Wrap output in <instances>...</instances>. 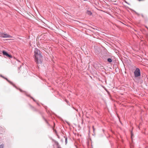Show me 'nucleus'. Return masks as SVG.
<instances>
[{
    "label": "nucleus",
    "instance_id": "1",
    "mask_svg": "<svg viewBox=\"0 0 148 148\" xmlns=\"http://www.w3.org/2000/svg\"><path fill=\"white\" fill-rule=\"evenodd\" d=\"M34 57L35 62L38 64H41L42 62V56L40 51L37 48H35L34 50Z\"/></svg>",
    "mask_w": 148,
    "mask_h": 148
},
{
    "label": "nucleus",
    "instance_id": "2",
    "mask_svg": "<svg viewBox=\"0 0 148 148\" xmlns=\"http://www.w3.org/2000/svg\"><path fill=\"white\" fill-rule=\"evenodd\" d=\"M134 77L135 78L138 77L140 76V69L136 68L134 72Z\"/></svg>",
    "mask_w": 148,
    "mask_h": 148
},
{
    "label": "nucleus",
    "instance_id": "3",
    "mask_svg": "<svg viewBox=\"0 0 148 148\" xmlns=\"http://www.w3.org/2000/svg\"><path fill=\"white\" fill-rule=\"evenodd\" d=\"M10 60L12 63H13V64H14L15 63L16 61L17 60L14 57L13 58V56L10 54Z\"/></svg>",
    "mask_w": 148,
    "mask_h": 148
},
{
    "label": "nucleus",
    "instance_id": "4",
    "mask_svg": "<svg viewBox=\"0 0 148 148\" xmlns=\"http://www.w3.org/2000/svg\"><path fill=\"white\" fill-rule=\"evenodd\" d=\"M19 90H20V92H25V94L26 95L28 96V97H31V98L32 99L33 101H36V100H35V99L32 97H31L30 95H28L27 93V92L25 91H23L21 89H19Z\"/></svg>",
    "mask_w": 148,
    "mask_h": 148
},
{
    "label": "nucleus",
    "instance_id": "5",
    "mask_svg": "<svg viewBox=\"0 0 148 148\" xmlns=\"http://www.w3.org/2000/svg\"><path fill=\"white\" fill-rule=\"evenodd\" d=\"M30 108L33 111H36V112H38V110L36 108H35L34 107L32 106V105H29Z\"/></svg>",
    "mask_w": 148,
    "mask_h": 148
},
{
    "label": "nucleus",
    "instance_id": "6",
    "mask_svg": "<svg viewBox=\"0 0 148 148\" xmlns=\"http://www.w3.org/2000/svg\"><path fill=\"white\" fill-rule=\"evenodd\" d=\"M3 53L4 56H5L8 57H9V54L8 53L4 51H3Z\"/></svg>",
    "mask_w": 148,
    "mask_h": 148
},
{
    "label": "nucleus",
    "instance_id": "7",
    "mask_svg": "<svg viewBox=\"0 0 148 148\" xmlns=\"http://www.w3.org/2000/svg\"><path fill=\"white\" fill-rule=\"evenodd\" d=\"M86 13L87 14L89 15H91L92 14V13L91 11L89 10H87Z\"/></svg>",
    "mask_w": 148,
    "mask_h": 148
},
{
    "label": "nucleus",
    "instance_id": "8",
    "mask_svg": "<svg viewBox=\"0 0 148 148\" xmlns=\"http://www.w3.org/2000/svg\"><path fill=\"white\" fill-rule=\"evenodd\" d=\"M56 144L57 145L58 148H61L60 147V145L59 144V143L58 142H56Z\"/></svg>",
    "mask_w": 148,
    "mask_h": 148
},
{
    "label": "nucleus",
    "instance_id": "9",
    "mask_svg": "<svg viewBox=\"0 0 148 148\" xmlns=\"http://www.w3.org/2000/svg\"><path fill=\"white\" fill-rule=\"evenodd\" d=\"M56 144L57 145L58 148H61L60 147V145L59 144V143L58 142H56Z\"/></svg>",
    "mask_w": 148,
    "mask_h": 148
},
{
    "label": "nucleus",
    "instance_id": "10",
    "mask_svg": "<svg viewBox=\"0 0 148 148\" xmlns=\"http://www.w3.org/2000/svg\"><path fill=\"white\" fill-rule=\"evenodd\" d=\"M56 144L57 145L58 148H61L60 147V145L59 144V143L58 142H56Z\"/></svg>",
    "mask_w": 148,
    "mask_h": 148
},
{
    "label": "nucleus",
    "instance_id": "11",
    "mask_svg": "<svg viewBox=\"0 0 148 148\" xmlns=\"http://www.w3.org/2000/svg\"><path fill=\"white\" fill-rule=\"evenodd\" d=\"M107 61L110 62H111L112 61V60L111 58H108L107 59Z\"/></svg>",
    "mask_w": 148,
    "mask_h": 148
},
{
    "label": "nucleus",
    "instance_id": "12",
    "mask_svg": "<svg viewBox=\"0 0 148 148\" xmlns=\"http://www.w3.org/2000/svg\"><path fill=\"white\" fill-rule=\"evenodd\" d=\"M64 137L65 138V143L66 144L67 142V138L66 136H64Z\"/></svg>",
    "mask_w": 148,
    "mask_h": 148
},
{
    "label": "nucleus",
    "instance_id": "13",
    "mask_svg": "<svg viewBox=\"0 0 148 148\" xmlns=\"http://www.w3.org/2000/svg\"><path fill=\"white\" fill-rule=\"evenodd\" d=\"M4 147V145L3 144H2L0 145V148H3Z\"/></svg>",
    "mask_w": 148,
    "mask_h": 148
},
{
    "label": "nucleus",
    "instance_id": "14",
    "mask_svg": "<svg viewBox=\"0 0 148 148\" xmlns=\"http://www.w3.org/2000/svg\"><path fill=\"white\" fill-rule=\"evenodd\" d=\"M10 84H12V85L13 86H14V87H15L17 89H18V88H17V87H16L15 86V85H14V84H13L12 83V82H10Z\"/></svg>",
    "mask_w": 148,
    "mask_h": 148
},
{
    "label": "nucleus",
    "instance_id": "15",
    "mask_svg": "<svg viewBox=\"0 0 148 148\" xmlns=\"http://www.w3.org/2000/svg\"><path fill=\"white\" fill-rule=\"evenodd\" d=\"M8 35H6V34H4L2 36L3 37H8Z\"/></svg>",
    "mask_w": 148,
    "mask_h": 148
},
{
    "label": "nucleus",
    "instance_id": "16",
    "mask_svg": "<svg viewBox=\"0 0 148 148\" xmlns=\"http://www.w3.org/2000/svg\"><path fill=\"white\" fill-rule=\"evenodd\" d=\"M45 122L49 126H50V124L47 121V120L45 121Z\"/></svg>",
    "mask_w": 148,
    "mask_h": 148
},
{
    "label": "nucleus",
    "instance_id": "17",
    "mask_svg": "<svg viewBox=\"0 0 148 148\" xmlns=\"http://www.w3.org/2000/svg\"><path fill=\"white\" fill-rule=\"evenodd\" d=\"M42 119H43V120L45 121H47V120L43 116H42Z\"/></svg>",
    "mask_w": 148,
    "mask_h": 148
},
{
    "label": "nucleus",
    "instance_id": "18",
    "mask_svg": "<svg viewBox=\"0 0 148 148\" xmlns=\"http://www.w3.org/2000/svg\"><path fill=\"white\" fill-rule=\"evenodd\" d=\"M136 14H137L138 15V16H139V14H138V13L136 12Z\"/></svg>",
    "mask_w": 148,
    "mask_h": 148
},
{
    "label": "nucleus",
    "instance_id": "19",
    "mask_svg": "<svg viewBox=\"0 0 148 148\" xmlns=\"http://www.w3.org/2000/svg\"><path fill=\"white\" fill-rule=\"evenodd\" d=\"M54 130V131H55V132L56 133H57V131H56V130Z\"/></svg>",
    "mask_w": 148,
    "mask_h": 148
},
{
    "label": "nucleus",
    "instance_id": "20",
    "mask_svg": "<svg viewBox=\"0 0 148 148\" xmlns=\"http://www.w3.org/2000/svg\"><path fill=\"white\" fill-rule=\"evenodd\" d=\"M10 38H12V37L10 36ZM12 40V39L10 38V40Z\"/></svg>",
    "mask_w": 148,
    "mask_h": 148
},
{
    "label": "nucleus",
    "instance_id": "21",
    "mask_svg": "<svg viewBox=\"0 0 148 148\" xmlns=\"http://www.w3.org/2000/svg\"><path fill=\"white\" fill-rule=\"evenodd\" d=\"M141 16H142L143 17H143H144V16L143 15V14H141Z\"/></svg>",
    "mask_w": 148,
    "mask_h": 148
},
{
    "label": "nucleus",
    "instance_id": "22",
    "mask_svg": "<svg viewBox=\"0 0 148 148\" xmlns=\"http://www.w3.org/2000/svg\"><path fill=\"white\" fill-rule=\"evenodd\" d=\"M93 131H94L95 129H94V127H93Z\"/></svg>",
    "mask_w": 148,
    "mask_h": 148
},
{
    "label": "nucleus",
    "instance_id": "23",
    "mask_svg": "<svg viewBox=\"0 0 148 148\" xmlns=\"http://www.w3.org/2000/svg\"><path fill=\"white\" fill-rule=\"evenodd\" d=\"M124 2H125V3H127V2L126 1H124Z\"/></svg>",
    "mask_w": 148,
    "mask_h": 148
},
{
    "label": "nucleus",
    "instance_id": "24",
    "mask_svg": "<svg viewBox=\"0 0 148 148\" xmlns=\"http://www.w3.org/2000/svg\"><path fill=\"white\" fill-rule=\"evenodd\" d=\"M127 4H128L129 5H130V4L128 3V2H127Z\"/></svg>",
    "mask_w": 148,
    "mask_h": 148
},
{
    "label": "nucleus",
    "instance_id": "25",
    "mask_svg": "<svg viewBox=\"0 0 148 148\" xmlns=\"http://www.w3.org/2000/svg\"><path fill=\"white\" fill-rule=\"evenodd\" d=\"M14 61V60H12V62H13Z\"/></svg>",
    "mask_w": 148,
    "mask_h": 148
},
{
    "label": "nucleus",
    "instance_id": "26",
    "mask_svg": "<svg viewBox=\"0 0 148 148\" xmlns=\"http://www.w3.org/2000/svg\"><path fill=\"white\" fill-rule=\"evenodd\" d=\"M6 79L7 80V81H8V82H9L8 80L6 78Z\"/></svg>",
    "mask_w": 148,
    "mask_h": 148
},
{
    "label": "nucleus",
    "instance_id": "27",
    "mask_svg": "<svg viewBox=\"0 0 148 148\" xmlns=\"http://www.w3.org/2000/svg\"><path fill=\"white\" fill-rule=\"evenodd\" d=\"M146 27V28L148 29V28H147V27Z\"/></svg>",
    "mask_w": 148,
    "mask_h": 148
},
{
    "label": "nucleus",
    "instance_id": "28",
    "mask_svg": "<svg viewBox=\"0 0 148 148\" xmlns=\"http://www.w3.org/2000/svg\"><path fill=\"white\" fill-rule=\"evenodd\" d=\"M21 66H20V68H18V69H20V68H21Z\"/></svg>",
    "mask_w": 148,
    "mask_h": 148
},
{
    "label": "nucleus",
    "instance_id": "29",
    "mask_svg": "<svg viewBox=\"0 0 148 148\" xmlns=\"http://www.w3.org/2000/svg\"><path fill=\"white\" fill-rule=\"evenodd\" d=\"M21 66H20V68H18V69H20V68H21Z\"/></svg>",
    "mask_w": 148,
    "mask_h": 148
},
{
    "label": "nucleus",
    "instance_id": "30",
    "mask_svg": "<svg viewBox=\"0 0 148 148\" xmlns=\"http://www.w3.org/2000/svg\"><path fill=\"white\" fill-rule=\"evenodd\" d=\"M21 66H20V68H18V69H20V68H21Z\"/></svg>",
    "mask_w": 148,
    "mask_h": 148
}]
</instances>
